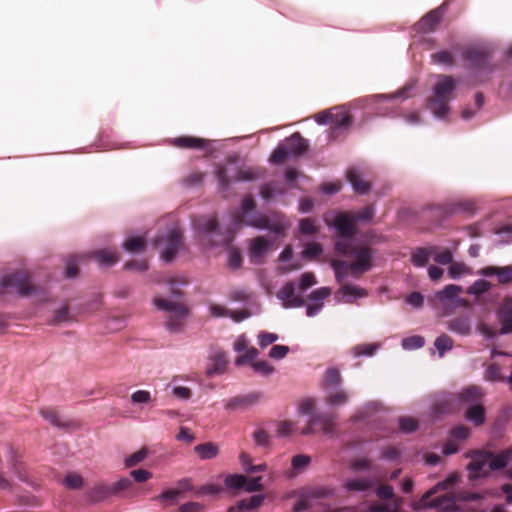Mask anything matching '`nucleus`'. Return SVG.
Here are the masks:
<instances>
[{"label": "nucleus", "instance_id": "47", "mask_svg": "<svg viewBox=\"0 0 512 512\" xmlns=\"http://www.w3.org/2000/svg\"><path fill=\"white\" fill-rule=\"evenodd\" d=\"M425 345V339L421 335H413L401 340V347L405 351H413L422 348Z\"/></svg>", "mask_w": 512, "mask_h": 512}, {"label": "nucleus", "instance_id": "44", "mask_svg": "<svg viewBox=\"0 0 512 512\" xmlns=\"http://www.w3.org/2000/svg\"><path fill=\"white\" fill-rule=\"evenodd\" d=\"M447 273L452 280H458L465 275L471 274V270L462 262H452L447 269Z\"/></svg>", "mask_w": 512, "mask_h": 512}, {"label": "nucleus", "instance_id": "16", "mask_svg": "<svg viewBox=\"0 0 512 512\" xmlns=\"http://www.w3.org/2000/svg\"><path fill=\"white\" fill-rule=\"evenodd\" d=\"M261 398V392H251L245 395L235 396L224 401V409L227 412H244L259 404Z\"/></svg>", "mask_w": 512, "mask_h": 512}, {"label": "nucleus", "instance_id": "34", "mask_svg": "<svg viewBox=\"0 0 512 512\" xmlns=\"http://www.w3.org/2000/svg\"><path fill=\"white\" fill-rule=\"evenodd\" d=\"M41 417L51 424L53 427L68 430L74 427V423L70 420H62L56 412L52 410L42 409L40 410Z\"/></svg>", "mask_w": 512, "mask_h": 512}, {"label": "nucleus", "instance_id": "61", "mask_svg": "<svg viewBox=\"0 0 512 512\" xmlns=\"http://www.w3.org/2000/svg\"><path fill=\"white\" fill-rule=\"evenodd\" d=\"M316 282L315 275L311 272H306L299 277L295 284L299 290H302L301 293H304L308 288L314 286Z\"/></svg>", "mask_w": 512, "mask_h": 512}, {"label": "nucleus", "instance_id": "33", "mask_svg": "<svg viewBox=\"0 0 512 512\" xmlns=\"http://www.w3.org/2000/svg\"><path fill=\"white\" fill-rule=\"evenodd\" d=\"M336 494L334 487L329 485H320L309 488L302 496L307 499H329Z\"/></svg>", "mask_w": 512, "mask_h": 512}, {"label": "nucleus", "instance_id": "63", "mask_svg": "<svg viewBox=\"0 0 512 512\" xmlns=\"http://www.w3.org/2000/svg\"><path fill=\"white\" fill-rule=\"evenodd\" d=\"M278 339L279 336L276 333L261 331L257 336V343L261 349H264Z\"/></svg>", "mask_w": 512, "mask_h": 512}, {"label": "nucleus", "instance_id": "55", "mask_svg": "<svg viewBox=\"0 0 512 512\" xmlns=\"http://www.w3.org/2000/svg\"><path fill=\"white\" fill-rule=\"evenodd\" d=\"M130 401L133 405H149L153 403L154 399L149 391L137 390L131 394Z\"/></svg>", "mask_w": 512, "mask_h": 512}, {"label": "nucleus", "instance_id": "11", "mask_svg": "<svg viewBox=\"0 0 512 512\" xmlns=\"http://www.w3.org/2000/svg\"><path fill=\"white\" fill-rule=\"evenodd\" d=\"M199 236L205 240L210 249L226 246L230 242L229 236L223 232L219 221L216 218L204 217L199 219L197 224Z\"/></svg>", "mask_w": 512, "mask_h": 512}, {"label": "nucleus", "instance_id": "28", "mask_svg": "<svg viewBox=\"0 0 512 512\" xmlns=\"http://www.w3.org/2000/svg\"><path fill=\"white\" fill-rule=\"evenodd\" d=\"M214 141L192 137V136H183L177 137L172 140V143L181 148H194L199 150L207 149L211 146Z\"/></svg>", "mask_w": 512, "mask_h": 512}, {"label": "nucleus", "instance_id": "29", "mask_svg": "<svg viewBox=\"0 0 512 512\" xmlns=\"http://www.w3.org/2000/svg\"><path fill=\"white\" fill-rule=\"evenodd\" d=\"M266 498V494H253L249 498L241 499L236 505L230 507L228 512H243L244 510H254L258 508Z\"/></svg>", "mask_w": 512, "mask_h": 512}, {"label": "nucleus", "instance_id": "37", "mask_svg": "<svg viewBox=\"0 0 512 512\" xmlns=\"http://www.w3.org/2000/svg\"><path fill=\"white\" fill-rule=\"evenodd\" d=\"M122 249L129 254L141 253L146 249V241L141 236H128L122 244Z\"/></svg>", "mask_w": 512, "mask_h": 512}, {"label": "nucleus", "instance_id": "2", "mask_svg": "<svg viewBox=\"0 0 512 512\" xmlns=\"http://www.w3.org/2000/svg\"><path fill=\"white\" fill-rule=\"evenodd\" d=\"M466 457L471 459L466 467L469 480L477 481L489 477L485 467H489L491 471L507 468L511 459V451L504 450L501 453H495L485 449H474L468 451Z\"/></svg>", "mask_w": 512, "mask_h": 512}, {"label": "nucleus", "instance_id": "43", "mask_svg": "<svg viewBox=\"0 0 512 512\" xmlns=\"http://www.w3.org/2000/svg\"><path fill=\"white\" fill-rule=\"evenodd\" d=\"M240 463L242 465L243 470L249 474L265 472L268 468L266 463H261L252 466L250 456L244 452L240 454Z\"/></svg>", "mask_w": 512, "mask_h": 512}, {"label": "nucleus", "instance_id": "45", "mask_svg": "<svg viewBox=\"0 0 512 512\" xmlns=\"http://www.w3.org/2000/svg\"><path fill=\"white\" fill-rule=\"evenodd\" d=\"M349 264L350 263L343 260L333 261L331 263V268L334 271L335 280L337 283H342L347 279L348 269H350Z\"/></svg>", "mask_w": 512, "mask_h": 512}, {"label": "nucleus", "instance_id": "17", "mask_svg": "<svg viewBox=\"0 0 512 512\" xmlns=\"http://www.w3.org/2000/svg\"><path fill=\"white\" fill-rule=\"evenodd\" d=\"M296 284L294 282H286L277 293L278 299L285 308H299L305 305L302 299V293H296Z\"/></svg>", "mask_w": 512, "mask_h": 512}, {"label": "nucleus", "instance_id": "12", "mask_svg": "<svg viewBox=\"0 0 512 512\" xmlns=\"http://www.w3.org/2000/svg\"><path fill=\"white\" fill-rule=\"evenodd\" d=\"M155 244L162 245L160 258L164 263H172L178 256V250L182 246V234L178 228L171 227L164 233L157 235Z\"/></svg>", "mask_w": 512, "mask_h": 512}, {"label": "nucleus", "instance_id": "32", "mask_svg": "<svg viewBox=\"0 0 512 512\" xmlns=\"http://www.w3.org/2000/svg\"><path fill=\"white\" fill-rule=\"evenodd\" d=\"M347 181L351 188L359 195H366L370 191V185L363 180L357 170H350L347 173Z\"/></svg>", "mask_w": 512, "mask_h": 512}, {"label": "nucleus", "instance_id": "30", "mask_svg": "<svg viewBox=\"0 0 512 512\" xmlns=\"http://www.w3.org/2000/svg\"><path fill=\"white\" fill-rule=\"evenodd\" d=\"M153 305L156 307V309L160 311H166L172 314H176L181 316L182 318H185L188 315V309L184 305L177 302H173L162 298H155L153 300Z\"/></svg>", "mask_w": 512, "mask_h": 512}, {"label": "nucleus", "instance_id": "27", "mask_svg": "<svg viewBox=\"0 0 512 512\" xmlns=\"http://www.w3.org/2000/svg\"><path fill=\"white\" fill-rule=\"evenodd\" d=\"M495 315L500 323L499 334H512V307L509 304H504L495 311Z\"/></svg>", "mask_w": 512, "mask_h": 512}, {"label": "nucleus", "instance_id": "42", "mask_svg": "<svg viewBox=\"0 0 512 512\" xmlns=\"http://www.w3.org/2000/svg\"><path fill=\"white\" fill-rule=\"evenodd\" d=\"M454 346V341L451 337H449L447 334L443 333L440 336H438L434 341V347L436 348L438 352L439 358L444 357V355L452 350Z\"/></svg>", "mask_w": 512, "mask_h": 512}, {"label": "nucleus", "instance_id": "7", "mask_svg": "<svg viewBox=\"0 0 512 512\" xmlns=\"http://www.w3.org/2000/svg\"><path fill=\"white\" fill-rule=\"evenodd\" d=\"M374 213L373 206H366L355 213L336 212L328 226L335 232L336 237H355L358 233L357 223H369Z\"/></svg>", "mask_w": 512, "mask_h": 512}, {"label": "nucleus", "instance_id": "48", "mask_svg": "<svg viewBox=\"0 0 512 512\" xmlns=\"http://www.w3.org/2000/svg\"><path fill=\"white\" fill-rule=\"evenodd\" d=\"M380 349L379 343L359 344L353 348V355L356 358L372 357Z\"/></svg>", "mask_w": 512, "mask_h": 512}, {"label": "nucleus", "instance_id": "58", "mask_svg": "<svg viewBox=\"0 0 512 512\" xmlns=\"http://www.w3.org/2000/svg\"><path fill=\"white\" fill-rule=\"evenodd\" d=\"M69 319V310L66 305H61L54 311V315L48 321V324L51 326H58Z\"/></svg>", "mask_w": 512, "mask_h": 512}, {"label": "nucleus", "instance_id": "1", "mask_svg": "<svg viewBox=\"0 0 512 512\" xmlns=\"http://www.w3.org/2000/svg\"><path fill=\"white\" fill-rule=\"evenodd\" d=\"M217 191L220 194H229L233 185L239 183H253L265 178V170L259 167H248L243 169L231 157L226 163H220L214 167Z\"/></svg>", "mask_w": 512, "mask_h": 512}, {"label": "nucleus", "instance_id": "19", "mask_svg": "<svg viewBox=\"0 0 512 512\" xmlns=\"http://www.w3.org/2000/svg\"><path fill=\"white\" fill-rule=\"evenodd\" d=\"M367 295L368 291L365 288L354 284H346L339 288V290L334 294L333 299L337 304L353 303Z\"/></svg>", "mask_w": 512, "mask_h": 512}, {"label": "nucleus", "instance_id": "20", "mask_svg": "<svg viewBox=\"0 0 512 512\" xmlns=\"http://www.w3.org/2000/svg\"><path fill=\"white\" fill-rule=\"evenodd\" d=\"M331 294L329 287H320L313 290L309 299L311 304L305 306V312L307 317H315L318 315L324 307V300L327 299Z\"/></svg>", "mask_w": 512, "mask_h": 512}, {"label": "nucleus", "instance_id": "10", "mask_svg": "<svg viewBox=\"0 0 512 512\" xmlns=\"http://www.w3.org/2000/svg\"><path fill=\"white\" fill-rule=\"evenodd\" d=\"M413 85H406L395 93L390 94H372L355 100V103L363 108H371L375 114L382 117H392L393 114L382 109L379 104L384 101L400 99L405 101L413 96Z\"/></svg>", "mask_w": 512, "mask_h": 512}, {"label": "nucleus", "instance_id": "35", "mask_svg": "<svg viewBox=\"0 0 512 512\" xmlns=\"http://www.w3.org/2000/svg\"><path fill=\"white\" fill-rule=\"evenodd\" d=\"M194 452L198 455L200 460H211L218 456L219 447L214 442H205L198 444L194 447Z\"/></svg>", "mask_w": 512, "mask_h": 512}, {"label": "nucleus", "instance_id": "51", "mask_svg": "<svg viewBox=\"0 0 512 512\" xmlns=\"http://www.w3.org/2000/svg\"><path fill=\"white\" fill-rule=\"evenodd\" d=\"M397 424L399 431L405 435L412 434L419 428L418 422L409 417H399L397 419Z\"/></svg>", "mask_w": 512, "mask_h": 512}, {"label": "nucleus", "instance_id": "40", "mask_svg": "<svg viewBox=\"0 0 512 512\" xmlns=\"http://www.w3.org/2000/svg\"><path fill=\"white\" fill-rule=\"evenodd\" d=\"M86 255L88 258H95L99 266L103 268L112 267L116 263L115 254L106 250H98Z\"/></svg>", "mask_w": 512, "mask_h": 512}, {"label": "nucleus", "instance_id": "52", "mask_svg": "<svg viewBox=\"0 0 512 512\" xmlns=\"http://www.w3.org/2000/svg\"><path fill=\"white\" fill-rule=\"evenodd\" d=\"M323 254V247L320 243H307L301 252V258L304 260L315 259Z\"/></svg>", "mask_w": 512, "mask_h": 512}, {"label": "nucleus", "instance_id": "62", "mask_svg": "<svg viewBox=\"0 0 512 512\" xmlns=\"http://www.w3.org/2000/svg\"><path fill=\"white\" fill-rule=\"evenodd\" d=\"M251 368L256 374L262 376H269L275 371L274 367L265 360L253 362Z\"/></svg>", "mask_w": 512, "mask_h": 512}, {"label": "nucleus", "instance_id": "57", "mask_svg": "<svg viewBox=\"0 0 512 512\" xmlns=\"http://www.w3.org/2000/svg\"><path fill=\"white\" fill-rule=\"evenodd\" d=\"M148 449L146 447L141 448L136 453H133L124 459V465L126 468H132L142 462L148 456Z\"/></svg>", "mask_w": 512, "mask_h": 512}, {"label": "nucleus", "instance_id": "4", "mask_svg": "<svg viewBox=\"0 0 512 512\" xmlns=\"http://www.w3.org/2000/svg\"><path fill=\"white\" fill-rule=\"evenodd\" d=\"M435 80L431 88L433 97L427 101V107L434 119L445 121L451 112V94L457 90L460 82L447 74H436Z\"/></svg>", "mask_w": 512, "mask_h": 512}, {"label": "nucleus", "instance_id": "6", "mask_svg": "<svg viewBox=\"0 0 512 512\" xmlns=\"http://www.w3.org/2000/svg\"><path fill=\"white\" fill-rule=\"evenodd\" d=\"M452 396L455 403L465 409L464 418L467 422L477 427L486 422L487 416L482 401L481 388L470 386Z\"/></svg>", "mask_w": 512, "mask_h": 512}, {"label": "nucleus", "instance_id": "26", "mask_svg": "<svg viewBox=\"0 0 512 512\" xmlns=\"http://www.w3.org/2000/svg\"><path fill=\"white\" fill-rule=\"evenodd\" d=\"M426 508L436 509L440 512H460V507L455 503L454 496L436 497L424 504Z\"/></svg>", "mask_w": 512, "mask_h": 512}, {"label": "nucleus", "instance_id": "56", "mask_svg": "<svg viewBox=\"0 0 512 512\" xmlns=\"http://www.w3.org/2000/svg\"><path fill=\"white\" fill-rule=\"evenodd\" d=\"M298 232L302 236L314 235L318 232V227L311 218H303L298 221Z\"/></svg>", "mask_w": 512, "mask_h": 512}, {"label": "nucleus", "instance_id": "21", "mask_svg": "<svg viewBox=\"0 0 512 512\" xmlns=\"http://www.w3.org/2000/svg\"><path fill=\"white\" fill-rule=\"evenodd\" d=\"M473 208V204L468 201L464 202H457L447 205H434L429 206L427 210L430 212L436 213L442 218L446 219L451 217L454 214L460 213V212H469Z\"/></svg>", "mask_w": 512, "mask_h": 512}, {"label": "nucleus", "instance_id": "38", "mask_svg": "<svg viewBox=\"0 0 512 512\" xmlns=\"http://www.w3.org/2000/svg\"><path fill=\"white\" fill-rule=\"evenodd\" d=\"M88 256L86 254H74L66 259V268L64 271L65 278L71 280L76 278L78 274V264L82 263Z\"/></svg>", "mask_w": 512, "mask_h": 512}, {"label": "nucleus", "instance_id": "54", "mask_svg": "<svg viewBox=\"0 0 512 512\" xmlns=\"http://www.w3.org/2000/svg\"><path fill=\"white\" fill-rule=\"evenodd\" d=\"M349 469L355 473L369 472L373 470V464L368 457H362L353 460L349 465Z\"/></svg>", "mask_w": 512, "mask_h": 512}, {"label": "nucleus", "instance_id": "13", "mask_svg": "<svg viewBox=\"0 0 512 512\" xmlns=\"http://www.w3.org/2000/svg\"><path fill=\"white\" fill-rule=\"evenodd\" d=\"M0 288L13 289L21 297L40 295L41 289L29 284V276L25 272H13L0 277Z\"/></svg>", "mask_w": 512, "mask_h": 512}, {"label": "nucleus", "instance_id": "8", "mask_svg": "<svg viewBox=\"0 0 512 512\" xmlns=\"http://www.w3.org/2000/svg\"><path fill=\"white\" fill-rule=\"evenodd\" d=\"M132 485V479L129 477H121L113 484L99 480L86 488L83 499L89 505L100 504L110 498L121 497L123 492L131 488Z\"/></svg>", "mask_w": 512, "mask_h": 512}, {"label": "nucleus", "instance_id": "50", "mask_svg": "<svg viewBox=\"0 0 512 512\" xmlns=\"http://www.w3.org/2000/svg\"><path fill=\"white\" fill-rule=\"evenodd\" d=\"M247 476L243 474H229L225 478V486L231 490H243Z\"/></svg>", "mask_w": 512, "mask_h": 512}, {"label": "nucleus", "instance_id": "53", "mask_svg": "<svg viewBox=\"0 0 512 512\" xmlns=\"http://www.w3.org/2000/svg\"><path fill=\"white\" fill-rule=\"evenodd\" d=\"M62 484L70 490H78L83 487L84 479L78 473H68L63 478Z\"/></svg>", "mask_w": 512, "mask_h": 512}, {"label": "nucleus", "instance_id": "59", "mask_svg": "<svg viewBox=\"0 0 512 512\" xmlns=\"http://www.w3.org/2000/svg\"><path fill=\"white\" fill-rule=\"evenodd\" d=\"M227 259H228V266L231 269L237 270V269L241 268L242 256L237 248L232 247V246H229L227 248Z\"/></svg>", "mask_w": 512, "mask_h": 512}, {"label": "nucleus", "instance_id": "60", "mask_svg": "<svg viewBox=\"0 0 512 512\" xmlns=\"http://www.w3.org/2000/svg\"><path fill=\"white\" fill-rule=\"evenodd\" d=\"M325 383L333 390L339 389L341 386V376L336 368H329L325 373Z\"/></svg>", "mask_w": 512, "mask_h": 512}, {"label": "nucleus", "instance_id": "39", "mask_svg": "<svg viewBox=\"0 0 512 512\" xmlns=\"http://www.w3.org/2000/svg\"><path fill=\"white\" fill-rule=\"evenodd\" d=\"M283 196V192L277 187L275 182L264 183L260 187L258 197L266 203L274 201L276 197Z\"/></svg>", "mask_w": 512, "mask_h": 512}, {"label": "nucleus", "instance_id": "23", "mask_svg": "<svg viewBox=\"0 0 512 512\" xmlns=\"http://www.w3.org/2000/svg\"><path fill=\"white\" fill-rule=\"evenodd\" d=\"M374 477L347 478L343 481V489L346 492L364 493L376 484Z\"/></svg>", "mask_w": 512, "mask_h": 512}, {"label": "nucleus", "instance_id": "5", "mask_svg": "<svg viewBox=\"0 0 512 512\" xmlns=\"http://www.w3.org/2000/svg\"><path fill=\"white\" fill-rule=\"evenodd\" d=\"M354 237H336L334 249L337 253L353 257L355 261L349 264L351 276L357 277L374 267V251L367 245L361 247L353 246Z\"/></svg>", "mask_w": 512, "mask_h": 512}, {"label": "nucleus", "instance_id": "31", "mask_svg": "<svg viewBox=\"0 0 512 512\" xmlns=\"http://www.w3.org/2000/svg\"><path fill=\"white\" fill-rule=\"evenodd\" d=\"M226 367V359L225 353L222 351H217L213 354L206 368V375L212 377L214 375L223 374Z\"/></svg>", "mask_w": 512, "mask_h": 512}, {"label": "nucleus", "instance_id": "15", "mask_svg": "<svg viewBox=\"0 0 512 512\" xmlns=\"http://www.w3.org/2000/svg\"><path fill=\"white\" fill-rule=\"evenodd\" d=\"M462 57L480 73H491L493 71L490 65L492 56L487 48H466L462 52Z\"/></svg>", "mask_w": 512, "mask_h": 512}, {"label": "nucleus", "instance_id": "25", "mask_svg": "<svg viewBox=\"0 0 512 512\" xmlns=\"http://www.w3.org/2000/svg\"><path fill=\"white\" fill-rule=\"evenodd\" d=\"M446 328L449 332L461 336L468 337L471 334V321L467 315L454 317L447 322Z\"/></svg>", "mask_w": 512, "mask_h": 512}, {"label": "nucleus", "instance_id": "36", "mask_svg": "<svg viewBox=\"0 0 512 512\" xmlns=\"http://www.w3.org/2000/svg\"><path fill=\"white\" fill-rule=\"evenodd\" d=\"M436 249L437 248L435 246H431L428 248L419 247L414 249L411 252L410 258L412 265L418 268L424 267L427 263L428 256L434 254V252H436Z\"/></svg>", "mask_w": 512, "mask_h": 512}, {"label": "nucleus", "instance_id": "24", "mask_svg": "<svg viewBox=\"0 0 512 512\" xmlns=\"http://www.w3.org/2000/svg\"><path fill=\"white\" fill-rule=\"evenodd\" d=\"M446 10L445 4L440 5L434 10H431L426 15H424L417 23L418 30L421 32H426L433 29L440 23V20Z\"/></svg>", "mask_w": 512, "mask_h": 512}, {"label": "nucleus", "instance_id": "3", "mask_svg": "<svg viewBox=\"0 0 512 512\" xmlns=\"http://www.w3.org/2000/svg\"><path fill=\"white\" fill-rule=\"evenodd\" d=\"M239 213L246 219V226L258 231L272 233L277 238L285 236L286 225L282 216L275 213L272 218L265 217L257 210L252 196H246L241 200Z\"/></svg>", "mask_w": 512, "mask_h": 512}, {"label": "nucleus", "instance_id": "9", "mask_svg": "<svg viewBox=\"0 0 512 512\" xmlns=\"http://www.w3.org/2000/svg\"><path fill=\"white\" fill-rule=\"evenodd\" d=\"M309 148V142L299 132L293 133L280 141L274 149L270 162L281 164L285 160L304 155Z\"/></svg>", "mask_w": 512, "mask_h": 512}, {"label": "nucleus", "instance_id": "49", "mask_svg": "<svg viewBox=\"0 0 512 512\" xmlns=\"http://www.w3.org/2000/svg\"><path fill=\"white\" fill-rule=\"evenodd\" d=\"M431 63L445 68H451L453 65V56L446 50H440L431 55Z\"/></svg>", "mask_w": 512, "mask_h": 512}, {"label": "nucleus", "instance_id": "14", "mask_svg": "<svg viewBox=\"0 0 512 512\" xmlns=\"http://www.w3.org/2000/svg\"><path fill=\"white\" fill-rule=\"evenodd\" d=\"M299 411L306 416L310 425H333L336 418L332 413L317 411L314 400L311 398H306L301 401Z\"/></svg>", "mask_w": 512, "mask_h": 512}, {"label": "nucleus", "instance_id": "64", "mask_svg": "<svg viewBox=\"0 0 512 512\" xmlns=\"http://www.w3.org/2000/svg\"><path fill=\"white\" fill-rule=\"evenodd\" d=\"M499 245L512 244V225H506L496 231Z\"/></svg>", "mask_w": 512, "mask_h": 512}, {"label": "nucleus", "instance_id": "18", "mask_svg": "<svg viewBox=\"0 0 512 512\" xmlns=\"http://www.w3.org/2000/svg\"><path fill=\"white\" fill-rule=\"evenodd\" d=\"M275 245V238L269 235L254 237L248 241V252L254 259H262Z\"/></svg>", "mask_w": 512, "mask_h": 512}, {"label": "nucleus", "instance_id": "46", "mask_svg": "<svg viewBox=\"0 0 512 512\" xmlns=\"http://www.w3.org/2000/svg\"><path fill=\"white\" fill-rule=\"evenodd\" d=\"M491 289V283L486 279L475 280L468 288L467 293L472 296H481Z\"/></svg>", "mask_w": 512, "mask_h": 512}, {"label": "nucleus", "instance_id": "41", "mask_svg": "<svg viewBox=\"0 0 512 512\" xmlns=\"http://www.w3.org/2000/svg\"><path fill=\"white\" fill-rule=\"evenodd\" d=\"M458 481V476L456 473H450L444 480L437 482L432 488L427 490L421 498V501L424 502L427 498L431 497L439 490H446L450 485L455 484Z\"/></svg>", "mask_w": 512, "mask_h": 512}, {"label": "nucleus", "instance_id": "22", "mask_svg": "<svg viewBox=\"0 0 512 512\" xmlns=\"http://www.w3.org/2000/svg\"><path fill=\"white\" fill-rule=\"evenodd\" d=\"M462 291V287L455 284H449L442 290L436 292V297L442 304H446L448 301L453 303L454 308H458L464 302V299L459 296Z\"/></svg>", "mask_w": 512, "mask_h": 512}]
</instances>
